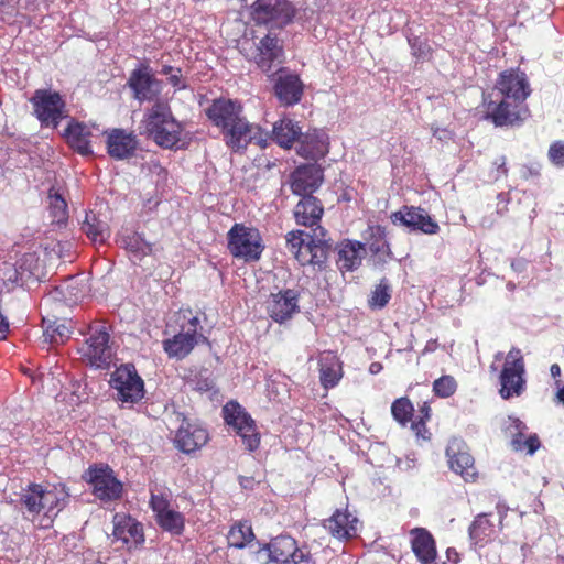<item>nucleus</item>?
I'll return each mask as SVG.
<instances>
[{"label":"nucleus","instance_id":"obj_59","mask_svg":"<svg viewBox=\"0 0 564 564\" xmlns=\"http://www.w3.org/2000/svg\"><path fill=\"white\" fill-rule=\"evenodd\" d=\"M199 324H200V322H199L198 317L194 316L188 319L187 325H182V329L184 332H191L192 334H199L198 333Z\"/></svg>","mask_w":564,"mask_h":564},{"label":"nucleus","instance_id":"obj_1","mask_svg":"<svg viewBox=\"0 0 564 564\" xmlns=\"http://www.w3.org/2000/svg\"><path fill=\"white\" fill-rule=\"evenodd\" d=\"M142 124L148 138L162 149L177 150L188 144L184 123L173 116L167 101L158 99L145 111Z\"/></svg>","mask_w":564,"mask_h":564},{"label":"nucleus","instance_id":"obj_19","mask_svg":"<svg viewBox=\"0 0 564 564\" xmlns=\"http://www.w3.org/2000/svg\"><path fill=\"white\" fill-rule=\"evenodd\" d=\"M324 180L323 170L315 163L303 164L290 175L292 193L297 196L313 195Z\"/></svg>","mask_w":564,"mask_h":564},{"label":"nucleus","instance_id":"obj_60","mask_svg":"<svg viewBox=\"0 0 564 564\" xmlns=\"http://www.w3.org/2000/svg\"><path fill=\"white\" fill-rule=\"evenodd\" d=\"M433 137L436 138L441 142H447L448 140L452 139V132L447 129L436 128L433 131Z\"/></svg>","mask_w":564,"mask_h":564},{"label":"nucleus","instance_id":"obj_29","mask_svg":"<svg viewBox=\"0 0 564 564\" xmlns=\"http://www.w3.org/2000/svg\"><path fill=\"white\" fill-rule=\"evenodd\" d=\"M446 456L448 457L449 468L463 477L465 481H474L477 477V471L474 465L473 456L462 449L458 442H452L446 448Z\"/></svg>","mask_w":564,"mask_h":564},{"label":"nucleus","instance_id":"obj_15","mask_svg":"<svg viewBox=\"0 0 564 564\" xmlns=\"http://www.w3.org/2000/svg\"><path fill=\"white\" fill-rule=\"evenodd\" d=\"M528 115L529 109L524 104L501 97L498 102L490 101L488 104L486 118L491 120L496 127H507L522 122Z\"/></svg>","mask_w":564,"mask_h":564},{"label":"nucleus","instance_id":"obj_56","mask_svg":"<svg viewBox=\"0 0 564 564\" xmlns=\"http://www.w3.org/2000/svg\"><path fill=\"white\" fill-rule=\"evenodd\" d=\"M496 173L494 175L495 181H498L501 176H506L508 174L507 160L506 156L501 155L495 161Z\"/></svg>","mask_w":564,"mask_h":564},{"label":"nucleus","instance_id":"obj_38","mask_svg":"<svg viewBox=\"0 0 564 564\" xmlns=\"http://www.w3.org/2000/svg\"><path fill=\"white\" fill-rule=\"evenodd\" d=\"M300 135L301 128L289 118H282L273 124L272 140L282 148H291Z\"/></svg>","mask_w":564,"mask_h":564},{"label":"nucleus","instance_id":"obj_23","mask_svg":"<svg viewBox=\"0 0 564 564\" xmlns=\"http://www.w3.org/2000/svg\"><path fill=\"white\" fill-rule=\"evenodd\" d=\"M284 62V51L276 36L265 35L258 45L256 63L258 67L269 74L275 67L280 68Z\"/></svg>","mask_w":564,"mask_h":564},{"label":"nucleus","instance_id":"obj_25","mask_svg":"<svg viewBox=\"0 0 564 564\" xmlns=\"http://www.w3.org/2000/svg\"><path fill=\"white\" fill-rule=\"evenodd\" d=\"M297 141V153L305 159L318 161L328 153V135L323 130L301 132Z\"/></svg>","mask_w":564,"mask_h":564},{"label":"nucleus","instance_id":"obj_49","mask_svg":"<svg viewBox=\"0 0 564 564\" xmlns=\"http://www.w3.org/2000/svg\"><path fill=\"white\" fill-rule=\"evenodd\" d=\"M457 390V382L453 376L444 375L433 382V392L438 398H449Z\"/></svg>","mask_w":564,"mask_h":564},{"label":"nucleus","instance_id":"obj_33","mask_svg":"<svg viewBox=\"0 0 564 564\" xmlns=\"http://www.w3.org/2000/svg\"><path fill=\"white\" fill-rule=\"evenodd\" d=\"M324 213L321 202L313 195H304L295 205L294 217L297 225L313 227L318 225Z\"/></svg>","mask_w":564,"mask_h":564},{"label":"nucleus","instance_id":"obj_4","mask_svg":"<svg viewBox=\"0 0 564 564\" xmlns=\"http://www.w3.org/2000/svg\"><path fill=\"white\" fill-rule=\"evenodd\" d=\"M227 248L234 258L250 262L261 258L264 245L257 228L235 223L227 232Z\"/></svg>","mask_w":564,"mask_h":564},{"label":"nucleus","instance_id":"obj_61","mask_svg":"<svg viewBox=\"0 0 564 564\" xmlns=\"http://www.w3.org/2000/svg\"><path fill=\"white\" fill-rule=\"evenodd\" d=\"M388 249V243L382 240L370 245V251L375 253L384 252Z\"/></svg>","mask_w":564,"mask_h":564},{"label":"nucleus","instance_id":"obj_7","mask_svg":"<svg viewBox=\"0 0 564 564\" xmlns=\"http://www.w3.org/2000/svg\"><path fill=\"white\" fill-rule=\"evenodd\" d=\"M110 386L116 391L115 398L122 405H133L144 397V382L132 364L117 368L110 378Z\"/></svg>","mask_w":564,"mask_h":564},{"label":"nucleus","instance_id":"obj_54","mask_svg":"<svg viewBox=\"0 0 564 564\" xmlns=\"http://www.w3.org/2000/svg\"><path fill=\"white\" fill-rule=\"evenodd\" d=\"M294 258L299 261L301 265L312 264V260H310L312 253V238H310L308 242L305 243L300 250L296 249L294 253H292Z\"/></svg>","mask_w":564,"mask_h":564},{"label":"nucleus","instance_id":"obj_16","mask_svg":"<svg viewBox=\"0 0 564 564\" xmlns=\"http://www.w3.org/2000/svg\"><path fill=\"white\" fill-rule=\"evenodd\" d=\"M391 221L409 228L410 231H421L426 235H435L440 230L438 224L420 207L403 206L402 209L391 214Z\"/></svg>","mask_w":564,"mask_h":564},{"label":"nucleus","instance_id":"obj_21","mask_svg":"<svg viewBox=\"0 0 564 564\" xmlns=\"http://www.w3.org/2000/svg\"><path fill=\"white\" fill-rule=\"evenodd\" d=\"M33 260L32 254H23L14 263L9 261L0 263V280L8 291L22 286L30 279Z\"/></svg>","mask_w":564,"mask_h":564},{"label":"nucleus","instance_id":"obj_5","mask_svg":"<svg viewBox=\"0 0 564 564\" xmlns=\"http://www.w3.org/2000/svg\"><path fill=\"white\" fill-rule=\"evenodd\" d=\"M29 101L41 127L56 129L62 119L67 117L65 100L56 90L36 89Z\"/></svg>","mask_w":564,"mask_h":564},{"label":"nucleus","instance_id":"obj_3","mask_svg":"<svg viewBox=\"0 0 564 564\" xmlns=\"http://www.w3.org/2000/svg\"><path fill=\"white\" fill-rule=\"evenodd\" d=\"M503 365L499 375V394L503 400L518 398L527 389L525 362L521 350L512 347L505 356L502 351L495 354V360H502Z\"/></svg>","mask_w":564,"mask_h":564},{"label":"nucleus","instance_id":"obj_64","mask_svg":"<svg viewBox=\"0 0 564 564\" xmlns=\"http://www.w3.org/2000/svg\"><path fill=\"white\" fill-rule=\"evenodd\" d=\"M382 370V365L380 362H371L369 366V372L371 375H378Z\"/></svg>","mask_w":564,"mask_h":564},{"label":"nucleus","instance_id":"obj_47","mask_svg":"<svg viewBox=\"0 0 564 564\" xmlns=\"http://www.w3.org/2000/svg\"><path fill=\"white\" fill-rule=\"evenodd\" d=\"M413 405L408 398L397 399L391 405V412L395 421L406 425L413 415Z\"/></svg>","mask_w":564,"mask_h":564},{"label":"nucleus","instance_id":"obj_31","mask_svg":"<svg viewBox=\"0 0 564 564\" xmlns=\"http://www.w3.org/2000/svg\"><path fill=\"white\" fill-rule=\"evenodd\" d=\"M358 519L347 510H336L324 521V528L339 540L350 539L358 532Z\"/></svg>","mask_w":564,"mask_h":564},{"label":"nucleus","instance_id":"obj_18","mask_svg":"<svg viewBox=\"0 0 564 564\" xmlns=\"http://www.w3.org/2000/svg\"><path fill=\"white\" fill-rule=\"evenodd\" d=\"M270 77H275L273 90L281 105L289 107L301 101L304 86L299 75L280 67Z\"/></svg>","mask_w":564,"mask_h":564},{"label":"nucleus","instance_id":"obj_43","mask_svg":"<svg viewBox=\"0 0 564 564\" xmlns=\"http://www.w3.org/2000/svg\"><path fill=\"white\" fill-rule=\"evenodd\" d=\"M155 520L160 528H162L164 531L170 532L171 534L180 535L184 531V516L174 509H171L162 514H159L155 518Z\"/></svg>","mask_w":564,"mask_h":564},{"label":"nucleus","instance_id":"obj_57","mask_svg":"<svg viewBox=\"0 0 564 564\" xmlns=\"http://www.w3.org/2000/svg\"><path fill=\"white\" fill-rule=\"evenodd\" d=\"M167 80L177 90L186 88V84L182 78L180 68H177L175 73L171 74Z\"/></svg>","mask_w":564,"mask_h":564},{"label":"nucleus","instance_id":"obj_52","mask_svg":"<svg viewBox=\"0 0 564 564\" xmlns=\"http://www.w3.org/2000/svg\"><path fill=\"white\" fill-rule=\"evenodd\" d=\"M409 45L411 47L412 54L417 58H424L429 51L427 44L422 41L419 36H409L408 37Z\"/></svg>","mask_w":564,"mask_h":564},{"label":"nucleus","instance_id":"obj_22","mask_svg":"<svg viewBox=\"0 0 564 564\" xmlns=\"http://www.w3.org/2000/svg\"><path fill=\"white\" fill-rule=\"evenodd\" d=\"M206 113L210 121L221 129V132L243 118L240 102L223 98L214 100Z\"/></svg>","mask_w":564,"mask_h":564},{"label":"nucleus","instance_id":"obj_40","mask_svg":"<svg viewBox=\"0 0 564 564\" xmlns=\"http://www.w3.org/2000/svg\"><path fill=\"white\" fill-rule=\"evenodd\" d=\"M332 248L329 240L326 239V231L321 227L314 229L312 238V253L310 260L313 265L319 268L326 262L328 252Z\"/></svg>","mask_w":564,"mask_h":564},{"label":"nucleus","instance_id":"obj_17","mask_svg":"<svg viewBox=\"0 0 564 564\" xmlns=\"http://www.w3.org/2000/svg\"><path fill=\"white\" fill-rule=\"evenodd\" d=\"M506 434L510 437V446L514 452L534 455L541 442L538 434H527L528 426L519 417L509 415L503 424Z\"/></svg>","mask_w":564,"mask_h":564},{"label":"nucleus","instance_id":"obj_28","mask_svg":"<svg viewBox=\"0 0 564 564\" xmlns=\"http://www.w3.org/2000/svg\"><path fill=\"white\" fill-rule=\"evenodd\" d=\"M199 341L207 343L208 339L203 334H192L182 329L173 337L164 339L162 345L170 358L182 360L192 352Z\"/></svg>","mask_w":564,"mask_h":564},{"label":"nucleus","instance_id":"obj_42","mask_svg":"<svg viewBox=\"0 0 564 564\" xmlns=\"http://www.w3.org/2000/svg\"><path fill=\"white\" fill-rule=\"evenodd\" d=\"M469 538L475 543H482L495 532L492 522L488 519V514H478L469 525Z\"/></svg>","mask_w":564,"mask_h":564},{"label":"nucleus","instance_id":"obj_36","mask_svg":"<svg viewBox=\"0 0 564 564\" xmlns=\"http://www.w3.org/2000/svg\"><path fill=\"white\" fill-rule=\"evenodd\" d=\"M319 380L324 389H332L338 384L343 377L341 364L332 351H325L319 360Z\"/></svg>","mask_w":564,"mask_h":564},{"label":"nucleus","instance_id":"obj_30","mask_svg":"<svg viewBox=\"0 0 564 564\" xmlns=\"http://www.w3.org/2000/svg\"><path fill=\"white\" fill-rule=\"evenodd\" d=\"M86 285L79 286L76 278H69L66 282L50 291L41 301V307L48 306L52 302H64L67 305L76 303L84 297Z\"/></svg>","mask_w":564,"mask_h":564},{"label":"nucleus","instance_id":"obj_37","mask_svg":"<svg viewBox=\"0 0 564 564\" xmlns=\"http://www.w3.org/2000/svg\"><path fill=\"white\" fill-rule=\"evenodd\" d=\"M365 253V247L359 241H348L339 246L337 250V267L340 271H354L360 264Z\"/></svg>","mask_w":564,"mask_h":564},{"label":"nucleus","instance_id":"obj_46","mask_svg":"<svg viewBox=\"0 0 564 564\" xmlns=\"http://www.w3.org/2000/svg\"><path fill=\"white\" fill-rule=\"evenodd\" d=\"M391 299V286L388 279L383 278L371 292L368 305L372 310L383 308Z\"/></svg>","mask_w":564,"mask_h":564},{"label":"nucleus","instance_id":"obj_13","mask_svg":"<svg viewBox=\"0 0 564 564\" xmlns=\"http://www.w3.org/2000/svg\"><path fill=\"white\" fill-rule=\"evenodd\" d=\"M495 89L501 97L522 102L531 95V87L527 74L520 68H510L499 74Z\"/></svg>","mask_w":564,"mask_h":564},{"label":"nucleus","instance_id":"obj_27","mask_svg":"<svg viewBox=\"0 0 564 564\" xmlns=\"http://www.w3.org/2000/svg\"><path fill=\"white\" fill-rule=\"evenodd\" d=\"M113 536L129 546L144 542L143 527L134 518L126 513L113 516Z\"/></svg>","mask_w":564,"mask_h":564},{"label":"nucleus","instance_id":"obj_14","mask_svg":"<svg viewBox=\"0 0 564 564\" xmlns=\"http://www.w3.org/2000/svg\"><path fill=\"white\" fill-rule=\"evenodd\" d=\"M224 141L235 152H242L249 143H256L261 148H265L267 140L262 138L260 128L251 124L243 117L234 126L223 132Z\"/></svg>","mask_w":564,"mask_h":564},{"label":"nucleus","instance_id":"obj_50","mask_svg":"<svg viewBox=\"0 0 564 564\" xmlns=\"http://www.w3.org/2000/svg\"><path fill=\"white\" fill-rule=\"evenodd\" d=\"M313 235H308L303 230H292L285 236L286 248L289 252L294 253L296 249H301L305 243L308 242Z\"/></svg>","mask_w":564,"mask_h":564},{"label":"nucleus","instance_id":"obj_24","mask_svg":"<svg viewBox=\"0 0 564 564\" xmlns=\"http://www.w3.org/2000/svg\"><path fill=\"white\" fill-rule=\"evenodd\" d=\"M174 441L180 451L189 454L199 449L207 443L208 432L198 424L183 420Z\"/></svg>","mask_w":564,"mask_h":564},{"label":"nucleus","instance_id":"obj_63","mask_svg":"<svg viewBox=\"0 0 564 564\" xmlns=\"http://www.w3.org/2000/svg\"><path fill=\"white\" fill-rule=\"evenodd\" d=\"M508 507L505 505V503H498L497 505V511L499 513V517H500V524L502 523V519L507 516V512H508Z\"/></svg>","mask_w":564,"mask_h":564},{"label":"nucleus","instance_id":"obj_2","mask_svg":"<svg viewBox=\"0 0 564 564\" xmlns=\"http://www.w3.org/2000/svg\"><path fill=\"white\" fill-rule=\"evenodd\" d=\"M69 492L64 485L30 484L21 496V505L34 518L43 512L40 527L47 529L57 514L68 505Z\"/></svg>","mask_w":564,"mask_h":564},{"label":"nucleus","instance_id":"obj_39","mask_svg":"<svg viewBox=\"0 0 564 564\" xmlns=\"http://www.w3.org/2000/svg\"><path fill=\"white\" fill-rule=\"evenodd\" d=\"M254 539L256 535L252 531L251 524L248 521L236 522L231 525L227 534L228 545L235 549H243L248 546Z\"/></svg>","mask_w":564,"mask_h":564},{"label":"nucleus","instance_id":"obj_11","mask_svg":"<svg viewBox=\"0 0 564 564\" xmlns=\"http://www.w3.org/2000/svg\"><path fill=\"white\" fill-rule=\"evenodd\" d=\"M109 339L110 335L105 326L91 327L90 335L79 351L91 366L108 368L113 356Z\"/></svg>","mask_w":564,"mask_h":564},{"label":"nucleus","instance_id":"obj_53","mask_svg":"<svg viewBox=\"0 0 564 564\" xmlns=\"http://www.w3.org/2000/svg\"><path fill=\"white\" fill-rule=\"evenodd\" d=\"M13 0H0V21L6 22L7 15L10 18L15 17L19 13L18 8L11 4ZM22 0H17V7H21Z\"/></svg>","mask_w":564,"mask_h":564},{"label":"nucleus","instance_id":"obj_62","mask_svg":"<svg viewBox=\"0 0 564 564\" xmlns=\"http://www.w3.org/2000/svg\"><path fill=\"white\" fill-rule=\"evenodd\" d=\"M438 347V343H437V339H430L423 351H422V355H427V354H431V352H434Z\"/></svg>","mask_w":564,"mask_h":564},{"label":"nucleus","instance_id":"obj_58","mask_svg":"<svg viewBox=\"0 0 564 564\" xmlns=\"http://www.w3.org/2000/svg\"><path fill=\"white\" fill-rule=\"evenodd\" d=\"M540 175V167L538 165H524L521 169V177L529 180L531 177H538Z\"/></svg>","mask_w":564,"mask_h":564},{"label":"nucleus","instance_id":"obj_44","mask_svg":"<svg viewBox=\"0 0 564 564\" xmlns=\"http://www.w3.org/2000/svg\"><path fill=\"white\" fill-rule=\"evenodd\" d=\"M48 212L52 221L57 225L66 224L68 219L67 203L64 197L52 188L48 193Z\"/></svg>","mask_w":564,"mask_h":564},{"label":"nucleus","instance_id":"obj_45","mask_svg":"<svg viewBox=\"0 0 564 564\" xmlns=\"http://www.w3.org/2000/svg\"><path fill=\"white\" fill-rule=\"evenodd\" d=\"M151 497H150V507L155 514V518L159 514H162L169 510L170 508V490L166 488H161L158 485L151 487Z\"/></svg>","mask_w":564,"mask_h":564},{"label":"nucleus","instance_id":"obj_55","mask_svg":"<svg viewBox=\"0 0 564 564\" xmlns=\"http://www.w3.org/2000/svg\"><path fill=\"white\" fill-rule=\"evenodd\" d=\"M194 389L199 392H208L214 389V381L207 377H197Z\"/></svg>","mask_w":564,"mask_h":564},{"label":"nucleus","instance_id":"obj_51","mask_svg":"<svg viewBox=\"0 0 564 564\" xmlns=\"http://www.w3.org/2000/svg\"><path fill=\"white\" fill-rule=\"evenodd\" d=\"M547 158L550 162L557 169H564V141H555L551 143Z\"/></svg>","mask_w":564,"mask_h":564},{"label":"nucleus","instance_id":"obj_9","mask_svg":"<svg viewBox=\"0 0 564 564\" xmlns=\"http://www.w3.org/2000/svg\"><path fill=\"white\" fill-rule=\"evenodd\" d=\"M85 480L93 486V494L101 501H112L121 497L122 484L113 475L108 465L90 466L85 475Z\"/></svg>","mask_w":564,"mask_h":564},{"label":"nucleus","instance_id":"obj_6","mask_svg":"<svg viewBox=\"0 0 564 564\" xmlns=\"http://www.w3.org/2000/svg\"><path fill=\"white\" fill-rule=\"evenodd\" d=\"M295 17V8L289 0H256L251 6V18L258 25L270 30L283 29Z\"/></svg>","mask_w":564,"mask_h":564},{"label":"nucleus","instance_id":"obj_41","mask_svg":"<svg viewBox=\"0 0 564 564\" xmlns=\"http://www.w3.org/2000/svg\"><path fill=\"white\" fill-rule=\"evenodd\" d=\"M82 230L95 243H102L109 237L108 225L99 220L94 213H86Z\"/></svg>","mask_w":564,"mask_h":564},{"label":"nucleus","instance_id":"obj_32","mask_svg":"<svg viewBox=\"0 0 564 564\" xmlns=\"http://www.w3.org/2000/svg\"><path fill=\"white\" fill-rule=\"evenodd\" d=\"M412 551L422 564H432L437 555L435 541L432 534L424 528H414L411 530Z\"/></svg>","mask_w":564,"mask_h":564},{"label":"nucleus","instance_id":"obj_48","mask_svg":"<svg viewBox=\"0 0 564 564\" xmlns=\"http://www.w3.org/2000/svg\"><path fill=\"white\" fill-rule=\"evenodd\" d=\"M43 336L45 337V341L62 344L69 338L70 329L65 324L55 321L46 326Z\"/></svg>","mask_w":564,"mask_h":564},{"label":"nucleus","instance_id":"obj_10","mask_svg":"<svg viewBox=\"0 0 564 564\" xmlns=\"http://www.w3.org/2000/svg\"><path fill=\"white\" fill-rule=\"evenodd\" d=\"M260 551L267 552L270 564H310L308 554L301 551L296 541L288 534L273 538Z\"/></svg>","mask_w":564,"mask_h":564},{"label":"nucleus","instance_id":"obj_26","mask_svg":"<svg viewBox=\"0 0 564 564\" xmlns=\"http://www.w3.org/2000/svg\"><path fill=\"white\" fill-rule=\"evenodd\" d=\"M138 147L137 137L133 132L123 129H112L107 132V152L115 160L131 158Z\"/></svg>","mask_w":564,"mask_h":564},{"label":"nucleus","instance_id":"obj_8","mask_svg":"<svg viewBox=\"0 0 564 564\" xmlns=\"http://www.w3.org/2000/svg\"><path fill=\"white\" fill-rule=\"evenodd\" d=\"M223 416L226 424L232 426L241 437L246 449L254 452L259 447L260 434L256 422L243 406L236 401H229L223 408Z\"/></svg>","mask_w":564,"mask_h":564},{"label":"nucleus","instance_id":"obj_34","mask_svg":"<svg viewBox=\"0 0 564 564\" xmlns=\"http://www.w3.org/2000/svg\"><path fill=\"white\" fill-rule=\"evenodd\" d=\"M69 147L80 155H90L93 153L90 138L91 129L83 123L72 120L64 132Z\"/></svg>","mask_w":564,"mask_h":564},{"label":"nucleus","instance_id":"obj_35","mask_svg":"<svg viewBox=\"0 0 564 564\" xmlns=\"http://www.w3.org/2000/svg\"><path fill=\"white\" fill-rule=\"evenodd\" d=\"M117 242L134 260L140 261L152 253V243L148 242L138 231L129 229L120 231L117 236Z\"/></svg>","mask_w":564,"mask_h":564},{"label":"nucleus","instance_id":"obj_12","mask_svg":"<svg viewBox=\"0 0 564 564\" xmlns=\"http://www.w3.org/2000/svg\"><path fill=\"white\" fill-rule=\"evenodd\" d=\"M127 86L139 102L153 101L161 93V82L155 78L148 64H140L128 78Z\"/></svg>","mask_w":564,"mask_h":564},{"label":"nucleus","instance_id":"obj_20","mask_svg":"<svg viewBox=\"0 0 564 564\" xmlns=\"http://www.w3.org/2000/svg\"><path fill=\"white\" fill-rule=\"evenodd\" d=\"M300 292L294 289H286L271 294L268 301V313L276 323H283L290 319L300 311Z\"/></svg>","mask_w":564,"mask_h":564}]
</instances>
